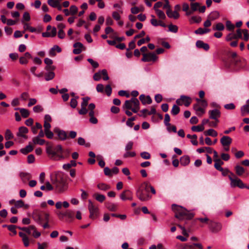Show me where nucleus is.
<instances>
[{
  "label": "nucleus",
  "mask_w": 249,
  "mask_h": 249,
  "mask_svg": "<svg viewBox=\"0 0 249 249\" xmlns=\"http://www.w3.org/2000/svg\"><path fill=\"white\" fill-rule=\"evenodd\" d=\"M172 209L175 213V217L179 220H191L195 215L193 212L188 211L185 208L175 204H172Z\"/></svg>",
  "instance_id": "nucleus-1"
},
{
  "label": "nucleus",
  "mask_w": 249,
  "mask_h": 249,
  "mask_svg": "<svg viewBox=\"0 0 249 249\" xmlns=\"http://www.w3.org/2000/svg\"><path fill=\"white\" fill-rule=\"evenodd\" d=\"M148 187L149 183L145 182L142 183L137 190L136 196L141 201H146L151 198Z\"/></svg>",
  "instance_id": "nucleus-2"
},
{
  "label": "nucleus",
  "mask_w": 249,
  "mask_h": 249,
  "mask_svg": "<svg viewBox=\"0 0 249 249\" xmlns=\"http://www.w3.org/2000/svg\"><path fill=\"white\" fill-rule=\"evenodd\" d=\"M52 181L54 188L57 192L61 193L67 190L68 183L66 178L62 176H56L55 179H52Z\"/></svg>",
  "instance_id": "nucleus-3"
},
{
  "label": "nucleus",
  "mask_w": 249,
  "mask_h": 249,
  "mask_svg": "<svg viewBox=\"0 0 249 249\" xmlns=\"http://www.w3.org/2000/svg\"><path fill=\"white\" fill-rule=\"evenodd\" d=\"M123 109H129L134 113H137L140 110V102L136 98H132L126 100L122 106Z\"/></svg>",
  "instance_id": "nucleus-4"
},
{
  "label": "nucleus",
  "mask_w": 249,
  "mask_h": 249,
  "mask_svg": "<svg viewBox=\"0 0 249 249\" xmlns=\"http://www.w3.org/2000/svg\"><path fill=\"white\" fill-rule=\"evenodd\" d=\"M196 104L193 106L194 109L199 116H202L205 112V108L208 106L207 101L204 99H196Z\"/></svg>",
  "instance_id": "nucleus-5"
},
{
  "label": "nucleus",
  "mask_w": 249,
  "mask_h": 249,
  "mask_svg": "<svg viewBox=\"0 0 249 249\" xmlns=\"http://www.w3.org/2000/svg\"><path fill=\"white\" fill-rule=\"evenodd\" d=\"M88 202V210L89 213V218L92 220H95L99 216V209L98 206L92 203L90 200H89Z\"/></svg>",
  "instance_id": "nucleus-6"
},
{
  "label": "nucleus",
  "mask_w": 249,
  "mask_h": 249,
  "mask_svg": "<svg viewBox=\"0 0 249 249\" xmlns=\"http://www.w3.org/2000/svg\"><path fill=\"white\" fill-rule=\"evenodd\" d=\"M229 179L231 180V187H238L240 188H244L246 187L245 185L242 182V181L237 178L235 176V177H231L230 176L229 177Z\"/></svg>",
  "instance_id": "nucleus-7"
},
{
  "label": "nucleus",
  "mask_w": 249,
  "mask_h": 249,
  "mask_svg": "<svg viewBox=\"0 0 249 249\" xmlns=\"http://www.w3.org/2000/svg\"><path fill=\"white\" fill-rule=\"evenodd\" d=\"M192 102V99L185 95L180 96L179 99L176 100V103L178 106H182L184 105L186 107H188Z\"/></svg>",
  "instance_id": "nucleus-8"
},
{
  "label": "nucleus",
  "mask_w": 249,
  "mask_h": 249,
  "mask_svg": "<svg viewBox=\"0 0 249 249\" xmlns=\"http://www.w3.org/2000/svg\"><path fill=\"white\" fill-rule=\"evenodd\" d=\"M142 60L143 62L155 61L157 59L156 54L154 53H143Z\"/></svg>",
  "instance_id": "nucleus-9"
},
{
  "label": "nucleus",
  "mask_w": 249,
  "mask_h": 249,
  "mask_svg": "<svg viewBox=\"0 0 249 249\" xmlns=\"http://www.w3.org/2000/svg\"><path fill=\"white\" fill-rule=\"evenodd\" d=\"M120 198L125 201L126 200H131L133 199L132 193L129 190H124L120 196Z\"/></svg>",
  "instance_id": "nucleus-10"
},
{
  "label": "nucleus",
  "mask_w": 249,
  "mask_h": 249,
  "mask_svg": "<svg viewBox=\"0 0 249 249\" xmlns=\"http://www.w3.org/2000/svg\"><path fill=\"white\" fill-rule=\"evenodd\" d=\"M210 229L215 232L219 231L222 229V224L220 223L211 221L209 223Z\"/></svg>",
  "instance_id": "nucleus-11"
},
{
  "label": "nucleus",
  "mask_w": 249,
  "mask_h": 249,
  "mask_svg": "<svg viewBox=\"0 0 249 249\" xmlns=\"http://www.w3.org/2000/svg\"><path fill=\"white\" fill-rule=\"evenodd\" d=\"M209 117L210 119L215 120V122H218V118L220 116V112L217 109H214L209 111Z\"/></svg>",
  "instance_id": "nucleus-12"
},
{
  "label": "nucleus",
  "mask_w": 249,
  "mask_h": 249,
  "mask_svg": "<svg viewBox=\"0 0 249 249\" xmlns=\"http://www.w3.org/2000/svg\"><path fill=\"white\" fill-rule=\"evenodd\" d=\"M73 46L74 48L73 50V53L75 54H80L82 52L83 49H84V50L85 49L83 45L81 42H79L75 43Z\"/></svg>",
  "instance_id": "nucleus-13"
},
{
  "label": "nucleus",
  "mask_w": 249,
  "mask_h": 249,
  "mask_svg": "<svg viewBox=\"0 0 249 249\" xmlns=\"http://www.w3.org/2000/svg\"><path fill=\"white\" fill-rule=\"evenodd\" d=\"M28 132V129L25 126H21L19 127L18 131L17 133V135L18 137L23 138L25 139L28 138L26 134Z\"/></svg>",
  "instance_id": "nucleus-14"
},
{
  "label": "nucleus",
  "mask_w": 249,
  "mask_h": 249,
  "mask_svg": "<svg viewBox=\"0 0 249 249\" xmlns=\"http://www.w3.org/2000/svg\"><path fill=\"white\" fill-rule=\"evenodd\" d=\"M220 142L223 147L230 146L232 142V139L228 136H224L220 139Z\"/></svg>",
  "instance_id": "nucleus-15"
},
{
  "label": "nucleus",
  "mask_w": 249,
  "mask_h": 249,
  "mask_svg": "<svg viewBox=\"0 0 249 249\" xmlns=\"http://www.w3.org/2000/svg\"><path fill=\"white\" fill-rule=\"evenodd\" d=\"M139 99L144 105L151 104L152 102V100L149 95L145 96L144 94H141L139 96Z\"/></svg>",
  "instance_id": "nucleus-16"
},
{
  "label": "nucleus",
  "mask_w": 249,
  "mask_h": 249,
  "mask_svg": "<svg viewBox=\"0 0 249 249\" xmlns=\"http://www.w3.org/2000/svg\"><path fill=\"white\" fill-rule=\"evenodd\" d=\"M19 176L24 184H26L32 177L30 174L23 172L20 173Z\"/></svg>",
  "instance_id": "nucleus-17"
},
{
  "label": "nucleus",
  "mask_w": 249,
  "mask_h": 249,
  "mask_svg": "<svg viewBox=\"0 0 249 249\" xmlns=\"http://www.w3.org/2000/svg\"><path fill=\"white\" fill-rule=\"evenodd\" d=\"M54 132L57 134L59 139L61 140H65L67 138L66 132L64 130H61L58 128L54 129Z\"/></svg>",
  "instance_id": "nucleus-18"
},
{
  "label": "nucleus",
  "mask_w": 249,
  "mask_h": 249,
  "mask_svg": "<svg viewBox=\"0 0 249 249\" xmlns=\"http://www.w3.org/2000/svg\"><path fill=\"white\" fill-rule=\"evenodd\" d=\"M196 46L198 48L203 49L205 51L209 50L210 47L208 44L204 43L202 40H197L196 42Z\"/></svg>",
  "instance_id": "nucleus-19"
},
{
  "label": "nucleus",
  "mask_w": 249,
  "mask_h": 249,
  "mask_svg": "<svg viewBox=\"0 0 249 249\" xmlns=\"http://www.w3.org/2000/svg\"><path fill=\"white\" fill-rule=\"evenodd\" d=\"M213 161L214 162V167L218 171H222L223 168L221 167V165L224 164V162L220 159H213Z\"/></svg>",
  "instance_id": "nucleus-20"
},
{
  "label": "nucleus",
  "mask_w": 249,
  "mask_h": 249,
  "mask_svg": "<svg viewBox=\"0 0 249 249\" xmlns=\"http://www.w3.org/2000/svg\"><path fill=\"white\" fill-rule=\"evenodd\" d=\"M241 112L243 116L249 113V99L247 101L246 104L241 107Z\"/></svg>",
  "instance_id": "nucleus-21"
},
{
  "label": "nucleus",
  "mask_w": 249,
  "mask_h": 249,
  "mask_svg": "<svg viewBox=\"0 0 249 249\" xmlns=\"http://www.w3.org/2000/svg\"><path fill=\"white\" fill-rule=\"evenodd\" d=\"M19 236L22 238V242L24 244L25 247H27L29 245V240L28 236L25 234V233L19 232Z\"/></svg>",
  "instance_id": "nucleus-22"
},
{
  "label": "nucleus",
  "mask_w": 249,
  "mask_h": 249,
  "mask_svg": "<svg viewBox=\"0 0 249 249\" xmlns=\"http://www.w3.org/2000/svg\"><path fill=\"white\" fill-rule=\"evenodd\" d=\"M46 152L49 155H51L52 156H54L56 154V152L54 149H53L52 145L49 143H46Z\"/></svg>",
  "instance_id": "nucleus-23"
},
{
  "label": "nucleus",
  "mask_w": 249,
  "mask_h": 249,
  "mask_svg": "<svg viewBox=\"0 0 249 249\" xmlns=\"http://www.w3.org/2000/svg\"><path fill=\"white\" fill-rule=\"evenodd\" d=\"M167 16L170 18L178 19L179 17V14L176 11L172 12L171 10H167L166 11Z\"/></svg>",
  "instance_id": "nucleus-24"
},
{
  "label": "nucleus",
  "mask_w": 249,
  "mask_h": 249,
  "mask_svg": "<svg viewBox=\"0 0 249 249\" xmlns=\"http://www.w3.org/2000/svg\"><path fill=\"white\" fill-rule=\"evenodd\" d=\"M190 161V158L188 156H183L180 159V164L183 166L188 165Z\"/></svg>",
  "instance_id": "nucleus-25"
},
{
  "label": "nucleus",
  "mask_w": 249,
  "mask_h": 249,
  "mask_svg": "<svg viewBox=\"0 0 249 249\" xmlns=\"http://www.w3.org/2000/svg\"><path fill=\"white\" fill-rule=\"evenodd\" d=\"M15 109L19 110L21 116L23 118H27L30 115V112L29 110L27 109L23 108H16Z\"/></svg>",
  "instance_id": "nucleus-26"
},
{
  "label": "nucleus",
  "mask_w": 249,
  "mask_h": 249,
  "mask_svg": "<svg viewBox=\"0 0 249 249\" xmlns=\"http://www.w3.org/2000/svg\"><path fill=\"white\" fill-rule=\"evenodd\" d=\"M235 170L236 174L239 176H242L245 172L244 168L238 165L235 166Z\"/></svg>",
  "instance_id": "nucleus-27"
},
{
  "label": "nucleus",
  "mask_w": 249,
  "mask_h": 249,
  "mask_svg": "<svg viewBox=\"0 0 249 249\" xmlns=\"http://www.w3.org/2000/svg\"><path fill=\"white\" fill-rule=\"evenodd\" d=\"M33 150V147L31 145L29 144L27 145L25 148L21 149L20 152L22 154L26 155L28 153L32 152Z\"/></svg>",
  "instance_id": "nucleus-28"
},
{
  "label": "nucleus",
  "mask_w": 249,
  "mask_h": 249,
  "mask_svg": "<svg viewBox=\"0 0 249 249\" xmlns=\"http://www.w3.org/2000/svg\"><path fill=\"white\" fill-rule=\"evenodd\" d=\"M15 207L19 208L24 207L25 208L27 209L29 207L28 204H24V203L23 200H19L15 202Z\"/></svg>",
  "instance_id": "nucleus-29"
},
{
  "label": "nucleus",
  "mask_w": 249,
  "mask_h": 249,
  "mask_svg": "<svg viewBox=\"0 0 249 249\" xmlns=\"http://www.w3.org/2000/svg\"><path fill=\"white\" fill-rule=\"evenodd\" d=\"M18 228L21 231H25L28 234H31L32 229H35V226L34 225H31V226H29L28 227H18Z\"/></svg>",
  "instance_id": "nucleus-30"
},
{
  "label": "nucleus",
  "mask_w": 249,
  "mask_h": 249,
  "mask_svg": "<svg viewBox=\"0 0 249 249\" xmlns=\"http://www.w3.org/2000/svg\"><path fill=\"white\" fill-rule=\"evenodd\" d=\"M33 142L34 144L42 145L45 143V141L44 140L40 139V138L36 137L33 139Z\"/></svg>",
  "instance_id": "nucleus-31"
},
{
  "label": "nucleus",
  "mask_w": 249,
  "mask_h": 249,
  "mask_svg": "<svg viewBox=\"0 0 249 249\" xmlns=\"http://www.w3.org/2000/svg\"><path fill=\"white\" fill-rule=\"evenodd\" d=\"M106 207L109 211L111 212H115L117 210V205L113 203H107Z\"/></svg>",
  "instance_id": "nucleus-32"
},
{
  "label": "nucleus",
  "mask_w": 249,
  "mask_h": 249,
  "mask_svg": "<svg viewBox=\"0 0 249 249\" xmlns=\"http://www.w3.org/2000/svg\"><path fill=\"white\" fill-rule=\"evenodd\" d=\"M123 11L121 9L119 10L118 11H114L112 12V17L115 20H119L121 18L120 14H123Z\"/></svg>",
  "instance_id": "nucleus-33"
},
{
  "label": "nucleus",
  "mask_w": 249,
  "mask_h": 249,
  "mask_svg": "<svg viewBox=\"0 0 249 249\" xmlns=\"http://www.w3.org/2000/svg\"><path fill=\"white\" fill-rule=\"evenodd\" d=\"M97 186L99 189L103 191H107L110 188L109 185L104 183H100L97 184Z\"/></svg>",
  "instance_id": "nucleus-34"
},
{
  "label": "nucleus",
  "mask_w": 249,
  "mask_h": 249,
  "mask_svg": "<svg viewBox=\"0 0 249 249\" xmlns=\"http://www.w3.org/2000/svg\"><path fill=\"white\" fill-rule=\"evenodd\" d=\"M204 134L206 136H211L213 137H216L217 136V132L213 129H209L204 132Z\"/></svg>",
  "instance_id": "nucleus-35"
},
{
  "label": "nucleus",
  "mask_w": 249,
  "mask_h": 249,
  "mask_svg": "<svg viewBox=\"0 0 249 249\" xmlns=\"http://www.w3.org/2000/svg\"><path fill=\"white\" fill-rule=\"evenodd\" d=\"M210 32V29H203L202 28H199L197 30L195 31V33L196 34L199 35H203L206 33H208Z\"/></svg>",
  "instance_id": "nucleus-36"
},
{
  "label": "nucleus",
  "mask_w": 249,
  "mask_h": 249,
  "mask_svg": "<svg viewBox=\"0 0 249 249\" xmlns=\"http://www.w3.org/2000/svg\"><path fill=\"white\" fill-rule=\"evenodd\" d=\"M187 137L191 139L192 143L194 145H197L198 142L197 141V136L196 135H191L190 134L187 135Z\"/></svg>",
  "instance_id": "nucleus-37"
},
{
  "label": "nucleus",
  "mask_w": 249,
  "mask_h": 249,
  "mask_svg": "<svg viewBox=\"0 0 249 249\" xmlns=\"http://www.w3.org/2000/svg\"><path fill=\"white\" fill-rule=\"evenodd\" d=\"M220 171L222 172V175L223 176H226L229 174L228 176L229 178L230 176H231V177H235V175L232 172H231L228 168L224 169L223 168V170Z\"/></svg>",
  "instance_id": "nucleus-38"
},
{
  "label": "nucleus",
  "mask_w": 249,
  "mask_h": 249,
  "mask_svg": "<svg viewBox=\"0 0 249 249\" xmlns=\"http://www.w3.org/2000/svg\"><path fill=\"white\" fill-rule=\"evenodd\" d=\"M224 28L225 27L224 24L221 22H219L213 26V29L214 31H223L224 29Z\"/></svg>",
  "instance_id": "nucleus-39"
},
{
  "label": "nucleus",
  "mask_w": 249,
  "mask_h": 249,
  "mask_svg": "<svg viewBox=\"0 0 249 249\" xmlns=\"http://www.w3.org/2000/svg\"><path fill=\"white\" fill-rule=\"evenodd\" d=\"M191 129L193 131L201 132L204 130V126L201 124L197 126H193L192 127Z\"/></svg>",
  "instance_id": "nucleus-40"
},
{
  "label": "nucleus",
  "mask_w": 249,
  "mask_h": 249,
  "mask_svg": "<svg viewBox=\"0 0 249 249\" xmlns=\"http://www.w3.org/2000/svg\"><path fill=\"white\" fill-rule=\"evenodd\" d=\"M55 76V74L53 71H50L45 75V79L46 81L52 80Z\"/></svg>",
  "instance_id": "nucleus-41"
},
{
  "label": "nucleus",
  "mask_w": 249,
  "mask_h": 249,
  "mask_svg": "<svg viewBox=\"0 0 249 249\" xmlns=\"http://www.w3.org/2000/svg\"><path fill=\"white\" fill-rule=\"evenodd\" d=\"M179 111H180L179 107L178 106L174 105L172 107L171 112L172 115H176L179 113Z\"/></svg>",
  "instance_id": "nucleus-42"
},
{
  "label": "nucleus",
  "mask_w": 249,
  "mask_h": 249,
  "mask_svg": "<svg viewBox=\"0 0 249 249\" xmlns=\"http://www.w3.org/2000/svg\"><path fill=\"white\" fill-rule=\"evenodd\" d=\"M94 197L95 199L100 202H103L106 198V197L104 195L99 194H95L94 195Z\"/></svg>",
  "instance_id": "nucleus-43"
},
{
  "label": "nucleus",
  "mask_w": 249,
  "mask_h": 249,
  "mask_svg": "<svg viewBox=\"0 0 249 249\" xmlns=\"http://www.w3.org/2000/svg\"><path fill=\"white\" fill-rule=\"evenodd\" d=\"M33 218L39 224H42V218L39 214H38V213L34 214L33 215Z\"/></svg>",
  "instance_id": "nucleus-44"
},
{
  "label": "nucleus",
  "mask_w": 249,
  "mask_h": 249,
  "mask_svg": "<svg viewBox=\"0 0 249 249\" xmlns=\"http://www.w3.org/2000/svg\"><path fill=\"white\" fill-rule=\"evenodd\" d=\"M219 17V13L217 11H214V12L211 13V14H210V15L209 17V18L211 20H214V19L218 18Z\"/></svg>",
  "instance_id": "nucleus-45"
},
{
  "label": "nucleus",
  "mask_w": 249,
  "mask_h": 249,
  "mask_svg": "<svg viewBox=\"0 0 249 249\" xmlns=\"http://www.w3.org/2000/svg\"><path fill=\"white\" fill-rule=\"evenodd\" d=\"M78 143L80 145H85L86 147H89L90 144L89 143H86L85 140L82 137H79L77 140Z\"/></svg>",
  "instance_id": "nucleus-46"
},
{
  "label": "nucleus",
  "mask_w": 249,
  "mask_h": 249,
  "mask_svg": "<svg viewBox=\"0 0 249 249\" xmlns=\"http://www.w3.org/2000/svg\"><path fill=\"white\" fill-rule=\"evenodd\" d=\"M79 98L78 96L73 98L71 100L70 105L72 108H75L77 105V99Z\"/></svg>",
  "instance_id": "nucleus-47"
},
{
  "label": "nucleus",
  "mask_w": 249,
  "mask_h": 249,
  "mask_svg": "<svg viewBox=\"0 0 249 249\" xmlns=\"http://www.w3.org/2000/svg\"><path fill=\"white\" fill-rule=\"evenodd\" d=\"M59 2V1L57 0H48V4L53 8L56 7Z\"/></svg>",
  "instance_id": "nucleus-48"
},
{
  "label": "nucleus",
  "mask_w": 249,
  "mask_h": 249,
  "mask_svg": "<svg viewBox=\"0 0 249 249\" xmlns=\"http://www.w3.org/2000/svg\"><path fill=\"white\" fill-rule=\"evenodd\" d=\"M5 138L9 140L13 138V135L9 129H7L5 134Z\"/></svg>",
  "instance_id": "nucleus-49"
},
{
  "label": "nucleus",
  "mask_w": 249,
  "mask_h": 249,
  "mask_svg": "<svg viewBox=\"0 0 249 249\" xmlns=\"http://www.w3.org/2000/svg\"><path fill=\"white\" fill-rule=\"evenodd\" d=\"M169 31L170 32L176 33L178 31V27L177 25L173 24H170L168 26Z\"/></svg>",
  "instance_id": "nucleus-50"
},
{
  "label": "nucleus",
  "mask_w": 249,
  "mask_h": 249,
  "mask_svg": "<svg viewBox=\"0 0 249 249\" xmlns=\"http://www.w3.org/2000/svg\"><path fill=\"white\" fill-rule=\"evenodd\" d=\"M30 16L28 12H26L23 14L22 23H24V21H28L30 20Z\"/></svg>",
  "instance_id": "nucleus-51"
},
{
  "label": "nucleus",
  "mask_w": 249,
  "mask_h": 249,
  "mask_svg": "<svg viewBox=\"0 0 249 249\" xmlns=\"http://www.w3.org/2000/svg\"><path fill=\"white\" fill-rule=\"evenodd\" d=\"M155 12L159 18L164 19L166 18V16L163 11L161 10H157Z\"/></svg>",
  "instance_id": "nucleus-52"
},
{
  "label": "nucleus",
  "mask_w": 249,
  "mask_h": 249,
  "mask_svg": "<svg viewBox=\"0 0 249 249\" xmlns=\"http://www.w3.org/2000/svg\"><path fill=\"white\" fill-rule=\"evenodd\" d=\"M226 25L227 30L229 31H232L235 28L234 25L229 20L226 21Z\"/></svg>",
  "instance_id": "nucleus-53"
},
{
  "label": "nucleus",
  "mask_w": 249,
  "mask_h": 249,
  "mask_svg": "<svg viewBox=\"0 0 249 249\" xmlns=\"http://www.w3.org/2000/svg\"><path fill=\"white\" fill-rule=\"evenodd\" d=\"M90 98L89 97H85L82 98V102L81 103V106L86 107L88 105L89 101Z\"/></svg>",
  "instance_id": "nucleus-54"
},
{
  "label": "nucleus",
  "mask_w": 249,
  "mask_h": 249,
  "mask_svg": "<svg viewBox=\"0 0 249 249\" xmlns=\"http://www.w3.org/2000/svg\"><path fill=\"white\" fill-rule=\"evenodd\" d=\"M135 156L136 153L135 152H129L128 151H126V152L124 154L123 157L124 158H127L128 157H134Z\"/></svg>",
  "instance_id": "nucleus-55"
},
{
  "label": "nucleus",
  "mask_w": 249,
  "mask_h": 249,
  "mask_svg": "<svg viewBox=\"0 0 249 249\" xmlns=\"http://www.w3.org/2000/svg\"><path fill=\"white\" fill-rule=\"evenodd\" d=\"M71 15H74L78 12V8L75 5H71L70 8Z\"/></svg>",
  "instance_id": "nucleus-56"
},
{
  "label": "nucleus",
  "mask_w": 249,
  "mask_h": 249,
  "mask_svg": "<svg viewBox=\"0 0 249 249\" xmlns=\"http://www.w3.org/2000/svg\"><path fill=\"white\" fill-rule=\"evenodd\" d=\"M17 228V226L13 225H10L7 226L8 229L13 232L14 235H15L17 234V232L16 230V228Z\"/></svg>",
  "instance_id": "nucleus-57"
},
{
  "label": "nucleus",
  "mask_w": 249,
  "mask_h": 249,
  "mask_svg": "<svg viewBox=\"0 0 249 249\" xmlns=\"http://www.w3.org/2000/svg\"><path fill=\"white\" fill-rule=\"evenodd\" d=\"M87 61L92 65L94 68H97L99 67L98 63L94 61L92 59L88 58Z\"/></svg>",
  "instance_id": "nucleus-58"
},
{
  "label": "nucleus",
  "mask_w": 249,
  "mask_h": 249,
  "mask_svg": "<svg viewBox=\"0 0 249 249\" xmlns=\"http://www.w3.org/2000/svg\"><path fill=\"white\" fill-rule=\"evenodd\" d=\"M170 121V117L168 114H166L164 117V123L166 126H170L171 124L169 123Z\"/></svg>",
  "instance_id": "nucleus-59"
},
{
  "label": "nucleus",
  "mask_w": 249,
  "mask_h": 249,
  "mask_svg": "<svg viewBox=\"0 0 249 249\" xmlns=\"http://www.w3.org/2000/svg\"><path fill=\"white\" fill-rule=\"evenodd\" d=\"M233 39H237L236 36H235V34L230 33L227 36L226 38V40L227 41H231Z\"/></svg>",
  "instance_id": "nucleus-60"
},
{
  "label": "nucleus",
  "mask_w": 249,
  "mask_h": 249,
  "mask_svg": "<svg viewBox=\"0 0 249 249\" xmlns=\"http://www.w3.org/2000/svg\"><path fill=\"white\" fill-rule=\"evenodd\" d=\"M29 97V94L27 92H24L20 94V98L23 101H26Z\"/></svg>",
  "instance_id": "nucleus-61"
},
{
  "label": "nucleus",
  "mask_w": 249,
  "mask_h": 249,
  "mask_svg": "<svg viewBox=\"0 0 249 249\" xmlns=\"http://www.w3.org/2000/svg\"><path fill=\"white\" fill-rule=\"evenodd\" d=\"M66 215L69 218L72 219L74 217V213L72 211L68 210L66 211Z\"/></svg>",
  "instance_id": "nucleus-62"
},
{
  "label": "nucleus",
  "mask_w": 249,
  "mask_h": 249,
  "mask_svg": "<svg viewBox=\"0 0 249 249\" xmlns=\"http://www.w3.org/2000/svg\"><path fill=\"white\" fill-rule=\"evenodd\" d=\"M141 156L143 159L148 160L151 157L150 154L147 152H143L141 153Z\"/></svg>",
  "instance_id": "nucleus-63"
},
{
  "label": "nucleus",
  "mask_w": 249,
  "mask_h": 249,
  "mask_svg": "<svg viewBox=\"0 0 249 249\" xmlns=\"http://www.w3.org/2000/svg\"><path fill=\"white\" fill-rule=\"evenodd\" d=\"M43 108L40 105H36L33 107V111L35 112L38 113L42 111Z\"/></svg>",
  "instance_id": "nucleus-64"
}]
</instances>
